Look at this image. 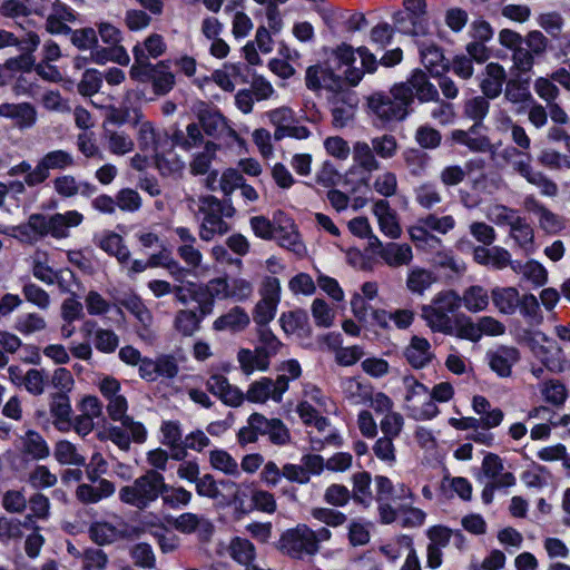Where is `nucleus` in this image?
<instances>
[{
  "label": "nucleus",
  "mask_w": 570,
  "mask_h": 570,
  "mask_svg": "<svg viewBox=\"0 0 570 570\" xmlns=\"http://www.w3.org/2000/svg\"><path fill=\"white\" fill-rule=\"evenodd\" d=\"M55 191L65 198H71L76 195L85 197L92 196L97 188L89 181L77 180L72 175H62L52 180Z\"/></svg>",
  "instance_id": "nucleus-20"
},
{
  "label": "nucleus",
  "mask_w": 570,
  "mask_h": 570,
  "mask_svg": "<svg viewBox=\"0 0 570 570\" xmlns=\"http://www.w3.org/2000/svg\"><path fill=\"white\" fill-rule=\"evenodd\" d=\"M520 342L550 372H562L564 368V352L562 347L542 331L524 330Z\"/></svg>",
  "instance_id": "nucleus-7"
},
{
  "label": "nucleus",
  "mask_w": 570,
  "mask_h": 570,
  "mask_svg": "<svg viewBox=\"0 0 570 570\" xmlns=\"http://www.w3.org/2000/svg\"><path fill=\"white\" fill-rule=\"evenodd\" d=\"M141 111L135 110V124H139L137 132L138 146L144 153L157 154L160 135L150 121H141Z\"/></svg>",
  "instance_id": "nucleus-29"
},
{
  "label": "nucleus",
  "mask_w": 570,
  "mask_h": 570,
  "mask_svg": "<svg viewBox=\"0 0 570 570\" xmlns=\"http://www.w3.org/2000/svg\"><path fill=\"white\" fill-rule=\"evenodd\" d=\"M160 498L165 505L170 509H178L187 507L191 502L193 494L185 488L170 485L164 480Z\"/></svg>",
  "instance_id": "nucleus-44"
},
{
  "label": "nucleus",
  "mask_w": 570,
  "mask_h": 570,
  "mask_svg": "<svg viewBox=\"0 0 570 570\" xmlns=\"http://www.w3.org/2000/svg\"><path fill=\"white\" fill-rule=\"evenodd\" d=\"M105 148L114 156H125L135 148V141L125 130L111 129L104 126L101 136Z\"/></svg>",
  "instance_id": "nucleus-21"
},
{
  "label": "nucleus",
  "mask_w": 570,
  "mask_h": 570,
  "mask_svg": "<svg viewBox=\"0 0 570 570\" xmlns=\"http://www.w3.org/2000/svg\"><path fill=\"white\" fill-rule=\"evenodd\" d=\"M344 81L345 79L334 73L331 65L327 67L314 65L306 70L305 83L311 90L326 89L337 92L342 89Z\"/></svg>",
  "instance_id": "nucleus-10"
},
{
  "label": "nucleus",
  "mask_w": 570,
  "mask_h": 570,
  "mask_svg": "<svg viewBox=\"0 0 570 570\" xmlns=\"http://www.w3.org/2000/svg\"><path fill=\"white\" fill-rule=\"evenodd\" d=\"M421 61L432 75H440L448 69V63L442 49L429 41L419 43Z\"/></svg>",
  "instance_id": "nucleus-28"
},
{
  "label": "nucleus",
  "mask_w": 570,
  "mask_h": 570,
  "mask_svg": "<svg viewBox=\"0 0 570 570\" xmlns=\"http://www.w3.org/2000/svg\"><path fill=\"white\" fill-rule=\"evenodd\" d=\"M406 361L415 368H423L434 357L430 342L421 336H413L404 351Z\"/></svg>",
  "instance_id": "nucleus-22"
},
{
  "label": "nucleus",
  "mask_w": 570,
  "mask_h": 570,
  "mask_svg": "<svg viewBox=\"0 0 570 570\" xmlns=\"http://www.w3.org/2000/svg\"><path fill=\"white\" fill-rule=\"evenodd\" d=\"M22 452L33 460L47 459L50 454L48 443L40 433L29 430L21 438Z\"/></svg>",
  "instance_id": "nucleus-36"
},
{
  "label": "nucleus",
  "mask_w": 570,
  "mask_h": 570,
  "mask_svg": "<svg viewBox=\"0 0 570 570\" xmlns=\"http://www.w3.org/2000/svg\"><path fill=\"white\" fill-rule=\"evenodd\" d=\"M165 476L156 470H147L129 485L119 490V500L138 510L148 509L161 495Z\"/></svg>",
  "instance_id": "nucleus-6"
},
{
  "label": "nucleus",
  "mask_w": 570,
  "mask_h": 570,
  "mask_svg": "<svg viewBox=\"0 0 570 570\" xmlns=\"http://www.w3.org/2000/svg\"><path fill=\"white\" fill-rule=\"evenodd\" d=\"M460 307L459 293L445 289L435 294L430 304L422 306L421 316L432 332L452 335L454 318L451 314Z\"/></svg>",
  "instance_id": "nucleus-4"
},
{
  "label": "nucleus",
  "mask_w": 570,
  "mask_h": 570,
  "mask_svg": "<svg viewBox=\"0 0 570 570\" xmlns=\"http://www.w3.org/2000/svg\"><path fill=\"white\" fill-rule=\"evenodd\" d=\"M218 145L213 141L205 144L204 150L194 155L190 164L189 171L194 176L206 175L209 173L213 160L216 157Z\"/></svg>",
  "instance_id": "nucleus-43"
},
{
  "label": "nucleus",
  "mask_w": 570,
  "mask_h": 570,
  "mask_svg": "<svg viewBox=\"0 0 570 570\" xmlns=\"http://www.w3.org/2000/svg\"><path fill=\"white\" fill-rule=\"evenodd\" d=\"M352 153L354 163L362 169L372 173L381 168V164L371 144L356 141L353 145Z\"/></svg>",
  "instance_id": "nucleus-39"
},
{
  "label": "nucleus",
  "mask_w": 570,
  "mask_h": 570,
  "mask_svg": "<svg viewBox=\"0 0 570 570\" xmlns=\"http://www.w3.org/2000/svg\"><path fill=\"white\" fill-rule=\"evenodd\" d=\"M414 139L421 148L436 149L441 145L442 135L438 129L429 125H422L415 130Z\"/></svg>",
  "instance_id": "nucleus-61"
},
{
  "label": "nucleus",
  "mask_w": 570,
  "mask_h": 570,
  "mask_svg": "<svg viewBox=\"0 0 570 570\" xmlns=\"http://www.w3.org/2000/svg\"><path fill=\"white\" fill-rule=\"evenodd\" d=\"M311 515L318 522H322L333 528L341 527L347 521V517L345 513L332 508H313L311 510Z\"/></svg>",
  "instance_id": "nucleus-64"
},
{
  "label": "nucleus",
  "mask_w": 570,
  "mask_h": 570,
  "mask_svg": "<svg viewBox=\"0 0 570 570\" xmlns=\"http://www.w3.org/2000/svg\"><path fill=\"white\" fill-rule=\"evenodd\" d=\"M89 535L97 544H109L116 541L121 532L111 523L95 522L89 528Z\"/></svg>",
  "instance_id": "nucleus-52"
},
{
  "label": "nucleus",
  "mask_w": 570,
  "mask_h": 570,
  "mask_svg": "<svg viewBox=\"0 0 570 570\" xmlns=\"http://www.w3.org/2000/svg\"><path fill=\"white\" fill-rule=\"evenodd\" d=\"M250 424L259 435H267L273 444L284 445L291 440L288 429L279 419H267L261 413H253Z\"/></svg>",
  "instance_id": "nucleus-14"
},
{
  "label": "nucleus",
  "mask_w": 570,
  "mask_h": 570,
  "mask_svg": "<svg viewBox=\"0 0 570 570\" xmlns=\"http://www.w3.org/2000/svg\"><path fill=\"white\" fill-rule=\"evenodd\" d=\"M530 78H518L510 79L505 83L504 98L511 104H524L532 98L529 89Z\"/></svg>",
  "instance_id": "nucleus-42"
},
{
  "label": "nucleus",
  "mask_w": 570,
  "mask_h": 570,
  "mask_svg": "<svg viewBox=\"0 0 570 570\" xmlns=\"http://www.w3.org/2000/svg\"><path fill=\"white\" fill-rule=\"evenodd\" d=\"M434 282L435 277L430 271L415 267L409 272L406 286L410 292L422 295Z\"/></svg>",
  "instance_id": "nucleus-50"
},
{
  "label": "nucleus",
  "mask_w": 570,
  "mask_h": 570,
  "mask_svg": "<svg viewBox=\"0 0 570 570\" xmlns=\"http://www.w3.org/2000/svg\"><path fill=\"white\" fill-rule=\"evenodd\" d=\"M276 548L292 559L304 560L318 553L320 547L315 543L314 530L305 523L285 530Z\"/></svg>",
  "instance_id": "nucleus-8"
},
{
  "label": "nucleus",
  "mask_w": 570,
  "mask_h": 570,
  "mask_svg": "<svg viewBox=\"0 0 570 570\" xmlns=\"http://www.w3.org/2000/svg\"><path fill=\"white\" fill-rule=\"evenodd\" d=\"M0 117L14 120V125L23 130L29 129L37 122V110L30 102L1 104Z\"/></svg>",
  "instance_id": "nucleus-17"
},
{
  "label": "nucleus",
  "mask_w": 570,
  "mask_h": 570,
  "mask_svg": "<svg viewBox=\"0 0 570 570\" xmlns=\"http://www.w3.org/2000/svg\"><path fill=\"white\" fill-rule=\"evenodd\" d=\"M83 215L78 210L51 215L31 214L24 224L13 228V236L21 243L35 245L47 236L55 239L69 237V229L79 226Z\"/></svg>",
  "instance_id": "nucleus-1"
},
{
  "label": "nucleus",
  "mask_w": 570,
  "mask_h": 570,
  "mask_svg": "<svg viewBox=\"0 0 570 570\" xmlns=\"http://www.w3.org/2000/svg\"><path fill=\"white\" fill-rule=\"evenodd\" d=\"M460 299L461 305L463 304L469 312L479 313L487 309L490 296L484 287L472 285L463 291L462 296L460 295Z\"/></svg>",
  "instance_id": "nucleus-37"
},
{
  "label": "nucleus",
  "mask_w": 570,
  "mask_h": 570,
  "mask_svg": "<svg viewBox=\"0 0 570 570\" xmlns=\"http://www.w3.org/2000/svg\"><path fill=\"white\" fill-rule=\"evenodd\" d=\"M356 53L361 59L362 69L351 67L347 68L344 72L345 81L353 87L361 82L365 72L374 73L377 70V66L380 65V60L376 59V56L365 46L358 47L356 49Z\"/></svg>",
  "instance_id": "nucleus-23"
},
{
  "label": "nucleus",
  "mask_w": 570,
  "mask_h": 570,
  "mask_svg": "<svg viewBox=\"0 0 570 570\" xmlns=\"http://www.w3.org/2000/svg\"><path fill=\"white\" fill-rule=\"evenodd\" d=\"M22 384L33 396H40L46 391L47 375L43 370L30 368L26 372Z\"/></svg>",
  "instance_id": "nucleus-62"
},
{
  "label": "nucleus",
  "mask_w": 570,
  "mask_h": 570,
  "mask_svg": "<svg viewBox=\"0 0 570 570\" xmlns=\"http://www.w3.org/2000/svg\"><path fill=\"white\" fill-rule=\"evenodd\" d=\"M229 556L239 564H248L255 560V546L247 539L236 537L229 543Z\"/></svg>",
  "instance_id": "nucleus-48"
},
{
  "label": "nucleus",
  "mask_w": 570,
  "mask_h": 570,
  "mask_svg": "<svg viewBox=\"0 0 570 570\" xmlns=\"http://www.w3.org/2000/svg\"><path fill=\"white\" fill-rule=\"evenodd\" d=\"M205 317L193 308H181L176 312L174 318V328L183 336H193L199 331L200 324Z\"/></svg>",
  "instance_id": "nucleus-34"
},
{
  "label": "nucleus",
  "mask_w": 570,
  "mask_h": 570,
  "mask_svg": "<svg viewBox=\"0 0 570 570\" xmlns=\"http://www.w3.org/2000/svg\"><path fill=\"white\" fill-rule=\"evenodd\" d=\"M40 160L49 173L51 169L63 170L75 165L73 156L62 149L49 151Z\"/></svg>",
  "instance_id": "nucleus-58"
},
{
  "label": "nucleus",
  "mask_w": 570,
  "mask_h": 570,
  "mask_svg": "<svg viewBox=\"0 0 570 570\" xmlns=\"http://www.w3.org/2000/svg\"><path fill=\"white\" fill-rule=\"evenodd\" d=\"M489 100L484 95L466 99L463 104V116L472 120L474 126H482L490 111Z\"/></svg>",
  "instance_id": "nucleus-40"
},
{
  "label": "nucleus",
  "mask_w": 570,
  "mask_h": 570,
  "mask_svg": "<svg viewBox=\"0 0 570 570\" xmlns=\"http://www.w3.org/2000/svg\"><path fill=\"white\" fill-rule=\"evenodd\" d=\"M376 255L393 268L407 266L413 259L412 247L406 243H387L382 250H376Z\"/></svg>",
  "instance_id": "nucleus-26"
},
{
  "label": "nucleus",
  "mask_w": 570,
  "mask_h": 570,
  "mask_svg": "<svg viewBox=\"0 0 570 570\" xmlns=\"http://www.w3.org/2000/svg\"><path fill=\"white\" fill-rule=\"evenodd\" d=\"M170 523L177 531L185 534H190L199 528L206 531L212 529L210 522L205 517L191 512L181 513Z\"/></svg>",
  "instance_id": "nucleus-45"
},
{
  "label": "nucleus",
  "mask_w": 570,
  "mask_h": 570,
  "mask_svg": "<svg viewBox=\"0 0 570 570\" xmlns=\"http://www.w3.org/2000/svg\"><path fill=\"white\" fill-rule=\"evenodd\" d=\"M151 85L153 90L158 96H165L170 92L176 83V77L171 72L167 61H159L153 67Z\"/></svg>",
  "instance_id": "nucleus-33"
},
{
  "label": "nucleus",
  "mask_w": 570,
  "mask_h": 570,
  "mask_svg": "<svg viewBox=\"0 0 570 570\" xmlns=\"http://www.w3.org/2000/svg\"><path fill=\"white\" fill-rule=\"evenodd\" d=\"M258 345L256 348L269 360L275 356L282 347V342L276 337L268 326H258Z\"/></svg>",
  "instance_id": "nucleus-53"
},
{
  "label": "nucleus",
  "mask_w": 570,
  "mask_h": 570,
  "mask_svg": "<svg viewBox=\"0 0 570 570\" xmlns=\"http://www.w3.org/2000/svg\"><path fill=\"white\" fill-rule=\"evenodd\" d=\"M273 238L277 239L281 246L286 247L295 253H299L302 249L299 235L292 223L285 226L275 227Z\"/></svg>",
  "instance_id": "nucleus-56"
},
{
  "label": "nucleus",
  "mask_w": 570,
  "mask_h": 570,
  "mask_svg": "<svg viewBox=\"0 0 570 570\" xmlns=\"http://www.w3.org/2000/svg\"><path fill=\"white\" fill-rule=\"evenodd\" d=\"M396 85L409 91V99L406 100L409 106L414 101V98H417L420 102L438 101L439 99L436 87L430 82L426 73L422 70H414L406 81Z\"/></svg>",
  "instance_id": "nucleus-9"
},
{
  "label": "nucleus",
  "mask_w": 570,
  "mask_h": 570,
  "mask_svg": "<svg viewBox=\"0 0 570 570\" xmlns=\"http://www.w3.org/2000/svg\"><path fill=\"white\" fill-rule=\"evenodd\" d=\"M197 119L207 136L218 138L225 134L236 136V131L232 129L225 117L215 108L209 107L205 102H199L196 109Z\"/></svg>",
  "instance_id": "nucleus-11"
},
{
  "label": "nucleus",
  "mask_w": 570,
  "mask_h": 570,
  "mask_svg": "<svg viewBox=\"0 0 570 570\" xmlns=\"http://www.w3.org/2000/svg\"><path fill=\"white\" fill-rule=\"evenodd\" d=\"M371 145L375 151L376 157L382 159L393 158L399 149V144L393 135L384 134L371 139Z\"/></svg>",
  "instance_id": "nucleus-57"
},
{
  "label": "nucleus",
  "mask_w": 570,
  "mask_h": 570,
  "mask_svg": "<svg viewBox=\"0 0 570 570\" xmlns=\"http://www.w3.org/2000/svg\"><path fill=\"white\" fill-rule=\"evenodd\" d=\"M371 481V474L366 471L357 472L352 476V500L364 508H368L372 503Z\"/></svg>",
  "instance_id": "nucleus-38"
},
{
  "label": "nucleus",
  "mask_w": 570,
  "mask_h": 570,
  "mask_svg": "<svg viewBox=\"0 0 570 570\" xmlns=\"http://www.w3.org/2000/svg\"><path fill=\"white\" fill-rule=\"evenodd\" d=\"M372 212L374 216L377 218L381 232L385 236L392 239L399 238L401 236L402 229L400 224L397 223L396 214L391 208L387 200H376L373 204Z\"/></svg>",
  "instance_id": "nucleus-19"
},
{
  "label": "nucleus",
  "mask_w": 570,
  "mask_h": 570,
  "mask_svg": "<svg viewBox=\"0 0 570 570\" xmlns=\"http://www.w3.org/2000/svg\"><path fill=\"white\" fill-rule=\"evenodd\" d=\"M489 367L499 377H510L512 367L521 360L520 351L514 346L500 345L487 353Z\"/></svg>",
  "instance_id": "nucleus-13"
},
{
  "label": "nucleus",
  "mask_w": 570,
  "mask_h": 570,
  "mask_svg": "<svg viewBox=\"0 0 570 570\" xmlns=\"http://www.w3.org/2000/svg\"><path fill=\"white\" fill-rule=\"evenodd\" d=\"M132 53L135 62L130 68V77L141 82L151 81L154 65L149 62V56L144 53V48L140 45L134 47Z\"/></svg>",
  "instance_id": "nucleus-46"
},
{
  "label": "nucleus",
  "mask_w": 570,
  "mask_h": 570,
  "mask_svg": "<svg viewBox=\"0 0 570 570\" xmlns=\"http://www.w3.org/2000/svg\"><path fill=\"white\" fill-rule=\"evenodd\" d=\"M53 456L62 465L82 466L86 463L77 446L67 440H60L55 444Z\"/></svg>",
  "instance_id": "nucleus-41"
},
{
  "label": "nucleus",
  "mask_w": 570,
  "mask_h": 570,
  "mask_svg": "<svg viewBox=\"0 0 570 570\" xmlns=\"http://www.w3.org/2000/svg\"><path fill=\"white\" fill-rule=\"evenodd\" d=\"M206 389L217 396L225 405L240 406L245 400L243 391L230 384L228 379L219 373H213L206 381Z\"/></svg>",
  "instance_id": "nucleus-12"
},
{
  "label": "nucleus",
  "mask_w": 570,
  "mask_h": 570,
  "mask_svg": "<svg viewBox=\"0 0 570 570\" xmlns=\"http://www.w3.org/2000/svg\"><path fill=\"white\" fill-rule=\"evenodd\" d=\"M472 407L474 412L480 415L481 426L485 429H493L501 424L504 414L499 407H491L490 402L482 395H475L472 400Z\"/></svg>",
  "instance_id": "nucleus-31"
},
{
  "label": "nucleus",
  "mask_w": 570,
  "mask_h": 570,
  "mask_svg": "<svg viewBox=\"0 0 570 570\" xmlns=\"http://www.w3.org/2000/svg\"><path fill=\"white\" fill-rule=\"evenodd\" d=\"M97 244L105 253L115 256L120 264L129 262L130 252L119 234L114 232L106 233L99 238Z\"/></svg>",
  "instance_id": "nucleus-35"
},
{
  "label": "nucleus",
  "mask_w": 570,
  "mask_h": 570,
  "mask_svg": "<svg viewBox=\"0 0 570 570\" xmlns=\"http://www.w3.org/2000/svg\"><path fill=\"white\" fill-rule=\"evenodd\" d=\"M480 127L472 125L468 130L455 129L451 132V139L465 146L472 153H489L492 150L491 140L488 136L479 132Z\"/></svg>",
  "instance_id": "nucleus-18"
},
{
  "label": "nucleus",
  "mask_w": 570,
  "mask_h": 570,
  "mask_svg": "<svg viewBox=\"0 0 570 570\" xmlns=\"http://www.w3.org/2000/svg\"><path fill=\"white\" fill-rule=\"evenodd\" d=\"M274 381L269 377H262L253 382L246 392L245 399L253 403H265L268 399L273 400Z\"/></svg>",
  "instance_id": "nucleus-51"
},
{
  "label": "nucleus",
  "mask_w": 570,
  "mask_h": 570,
  "mask_svg": "<svg viewBox=\"0 0 570 570\" xmlns=\"http://www.w3.org/2000/svg\"><path fill=\"white\" fill-rule=\"evenodd\" d=\"M510 236L525 252H529L533 246V228L528 224L524 217H520V219L510 228Z\"/></svg>",
  "instance_id": "nucleus-54"
},
{
  "label": "nucleus",
  "mask_w": 570,
  "mask_h": 570,
  "mask_svg": "<svg viewBox=\"0 0 570 570\" xmlns=\"http://www.w3.org/2000/svg\"><path fill=\"white\" fill-rule=\"evenodd\" d=\"M376 487V500L389 501V500H405L414 499V493L412 490L404 483L393 484L392 481L384 475H376L375 479Z\"/></svg>",
  "instance_id": "nucleus-24"
},
{
  "label": "nucleus",
  "mask_w": 570,
  "mask_h": 570,
  "mask_svg": "<svg viewBox=\"0 0 570 570\" xmlns=\"http://www.w3.org/2000/svg\"><path fill=\"white\" fill-rule=\"evenodd\" d=\"M473 259L480 265L503 269L511 263V255L503 247L494 246L488 248L485 246H476L473 250Z\"/></svg>",
  "instance_id": "nucleus-25"
},
{
  "label": "nucleus",
  "mask_w": 570,
  "mask_h": 570,
  "mask_svg": "<svg viewBox=\"0 0 570 570\" xmlns=\"http://www.w3.org/2000/svg\"><path fill=\"white\" fill-rule=\"evenodd\" d=\"M209 463L213 469L227 475L237 476L240 474L237 461L225 450L210 451Z\"/></svg>",
  "instance_id": "nucleus-49"
},
{
  "label": "nucleus",
  "mask_w": 570,
  "mask_h": 570,
  "mask_svg": "<svg viewBox=\"0 0 570 570\" xmlns=\"http://www.w3.org/2000/svg\"><path fill=\"white\" fill-rule=\"evenodd\" d=\"M409 91L395 83L389 92L376 91L366 99L370 114L381 124H390L405 119L409 111Z\"/></svg>",
  "instance_id": "nucleus-5"
},
{
  "label": "nucleus",
  "mask_w": 570,
  "mask_h": 570,
  "mask_svg": "<svg viewBox=\"0 0 570 570\" xmlns=\"http://www.w3.org/2000/svg\"><path fill=\"white\" fill-rule=\"evenodd\" d=\"M239 367L245 375H252L255 371H266L269 367V360L258 351L240 348L237 353Z\"/></svg>",
  "instance_id": "nucleus-32"
},
{
  "label": "nucleus",
  "mask_w": 570,
  "mask_h": 570,
  "mask_svg": "<svg viewBox=\"0 0 570 570\" xmlns=\"http://www.w3.org/2000/svg\"><path fill=\"white\" fill-rule=\"evenodd\" d=\"M507 83V71L503 66L498 62H490L485 66L480 80V89L487 98L495 99L503 90Z\"/></svg>",
  "instance_id": "nucleus-16"
},
{
  "label": "nucleus",
  "mask_w": 570,
  "mask_h": 570,
  "mask_svg": "<svg viewBox=\"0 0 570 570\" xmlns=\"http://www.w3.org/2000/svg\"><path fill=\"white\" fill-rule=\"evenodd\" d=\"M46 326V320L38 313L20 315L14 322V330L23 335H30L43 331Z\"/></svg>",
  "instance_id": "nucleus-55"
},
{
  "label": "nucleus",
  "mask_w": 570,
  "mask_h": 570,
  "mask_svg": "<svg viewBox=\"0 0 570 570\" xmlns=\"http://www.w3.org/2000/svg\"><path fill=\"white\" fill-rule=\"evenodd\" d=\"M198 214L203 215L199 226V237L202 240L209 242L216 235H225L230 226L224 218H230L235 214V208L230 199L220 200L215 196L207 195L198 198Z\"/></svg>",
  "instance_id": "nucleus-3"
},
{
  "label": "nucleus",
  "mask_w": 570,
  "mask_h": 570,
  "mask_svg": "<svg viewBox=\"0 0 570 570\" xmlns=\"http://www.w3.org/2000/svg\"><path fill=\"white\" fill-rule=\"evenodd\" d=\"M414 199L422 208L432 209L442 203L443 197L434 183L425 181L414 189Z\"/></svg>",
  "instance_id": "nucleus-47"
},
{
  "label": "nucleus",
  "mask_w": 570,
  "mask_h": 570,
  "mask_svg": "<svg viewBox=\"0 0 570 570\" xmlns=\"http://www.w3.org/2000/svg\"><path fill=\"white\" fill-rule=\"evenodd\" d=\"M308 321L307 313L303 309L283 313L279 323L286 334H294L303 330Z\"/></svg>",
  "instance_id": "nucleus-60"
},
{
  "label": "nucleus",
  "mask_w": 570,
  "mask_h": 570,
  "mask_svg": "<svg viewBox=\"0 0 570 570\" xmlns=\"http://www.w3.org/2000/svg\"><path fill=\"white\" fill-rule=\"evenodd\" d=\"M225 295L226 277H215L206 283L187 282L176 289V301L184 306L195 302L193 309L204 317L214 313L216 299H225Z\"/></svg>",
  "instance_id": "nucleus-2"
},
{
  "label": "nucleus",
  "mask_w": 570,
  "mask_h": 570,
  "mask_svg": "<svg viewBox=\"0 0 570 570\" xmlns=\"http://www.w3.org/2000/svg\"><path fill=\"white\" fill-rule=\"evenodd\" d=\"M404 161L410 174L420 177L425 173L430 164V156L422 150L410 149L404 153Z\"/></svg>",
  "instance_id": "nucleus-59"
},
{
  "label": "nucleus",
  "mask_w": 570,
  "mask_h": 570,
  "mask_svg": "<svg viewBox=\"0 0 570 570\" xmlns=\"http://www.w3.org/2000/svg\"><path fill=\"white\" fill-rule=\"evenodd\" d=\"M154 159L156 168L164 177L180 174L185 167L184 161L176 155L165 156L157 153Z\"/></svg>",
  "instance_id": "nucleus-63"
},
{
  "label": "nucleus",
  "mask_w": 570,
  "mask_h": 570,
  "mask_svg": "<svg viewBox=\"0 0 570 570\" xmlns=\"http://www.w3.org/2000/svg\"><path fill=\"white\" fill-rule=\"evenodd\" d=\"M491 299L501 314L512 315L520 304V293L512 286H497L491 291Z\"/></svg>",
  "instance_id": "nucleus-30"
},
{
  "label": "nucleus",
  "mask_w": 570,
  "mask_h": 570,
  "mask_svg": "<svg viewBox=\"0 0 570 570\" xmlns=\"http://www.w3.org/2000/svg\"><path fill=\"white\" fill-rule=\"evenodd\" d=\"M249 324V316L239 306L232 307L227 313L218 316L213 323V330L217 332H240Z\"/></svg>",
  "instance_id": "nucleus-27"
},
{
  "label": "nucleus",
  "mask_w": 570,
  "mask_h": 570,
  "mask_svg": "<svg viewBox=\"0 0 570 570\" xmlns=\"http://www.w3.org/2000/svg\"><path fill=\"white\" fill-rule=\"evenodd\" d=\"M48 405L53 426L60 432H69L73 413L70 396L61 393H50Z\"/></svg>",
  "instance_id": "nucleus-15"
}]
</instances>
